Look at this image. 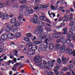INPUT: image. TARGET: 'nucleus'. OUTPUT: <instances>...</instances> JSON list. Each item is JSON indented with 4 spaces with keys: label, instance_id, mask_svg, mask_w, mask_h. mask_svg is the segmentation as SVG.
<instances>
[{
    "label": "nucleus",
    "instance_id": "2eb2a0df",
    "mask_svg": "<svg viewBox=\"0 0 75 75\" xmlns=\"http://www.w3.org/2000/svg\"><path fill=\"white\" fill-rule=\"evenodd\" d=\"M37 28L38 30L39 31L40 33H42L43 32V30L42 28V27L41 26H39Z\"/></svg>",
    "mask_w": 75,
    "mask_h": 75
},
{
    "label": "nucleus",
    "instance_id": "9b49d317",
    "mask_svg": "<svg viewBox=\"0 0 75 75\" xmlns=\"http://www.w3.org/2000/svg\"><path fill=\"white\" fill-rule=\"evenodd\" d=\"M41 48L43 51H47V49H48V46L47 45V44L46 45H42L41 46Z\"/></svg>",
    "mask_w": 75,
    "mask_h": 75
},
{
    "label": "nucleus",
    "instance_id": "338daca9",
    "mask_svg": "<svg viewBox=\"0 0 75 75\" xmlns=\"http://www.w3.org/2000/svg\"><path fill=\"white\" fill-rule=\"evenodd\" d=\"M71 29H72V30H73V33H75V27H73Z\"/></svg>",
    "mask_w": 75,
    "mask_h": 75
},
{
    "label": "nucleus",
    "instance_id": "680f3d73",
    "mask_svg": "<svg viewBox=\"0 0 75 75\" xmlns=\"http://www.w3.org/2000/svg\"><path fill=\"white\" fill-rule=\"evenodd\" d=\"M37 38H36V37L35 36H34V37L33 39H32V41H35V40H36Z\"/></svg>",
    "mask_w": 75,
    "mask_h": 75
},
{
    "label": "nucleus",
    "instance_id": "2f4dec72",
    "mask_svg": "<svg viewBox=\"0 0 75 75\" xmlns=\"http://www.w3.org/2000/svg\"><path fill=\"white\" fill-rule=\"evenodd\" d=\"M48 64L49 65H51V67H53V65H54V63H53L52 62L49 61L48 62Z\"/></svg>",
    "mask_w": 75,
    "mask_h": 75
},
{
    "label": "nucleus",
    "instance_id": "5701e85b",
    "mask_svg": "<svg viewBox=\"0 0 75 75\" xmlns=\"http://www.w3.org/2000/svg\"><path fill=\"white\" fill-rule=\"evenodd\" d=\"M34 33L35 34H39V35H41V33L39 31L37 30H35L34 32Z\"/></svg>",
    "mask_w": 75,
    "mask_h": 75
},
{
    "label": "nucleus",
    "instance_id": "412c9836",
    "mask_svg": "<svg viewBox=\"0 0 75 75\" xmlns=\"http://www.w3.org/2000/svg\"><path fill=\"white\" fill-rule=\"evenodd\" d=\"M60 50L61 53H64L65 50V47H62L60 48Z\"/></svg>",
    "mask_w": 75,
    "mask_h": 75
},
{
    "label": "nucleus",
    "instance_id": "37998d69",
    "mask_svg": "<svg viewBox=\"0 0 75 75\" xmlns=\"http://www.w3.org/2000/svg\"><path fill=\"white\" fill-rule=\"evenodd\" d=\"M26 43L28 45H29V44H31V41L30 40V39H29L28 41L26 42Z\"/></svg>",
    "mask_w": 75,
    "mask_h": 75
},
{
    "label": "nucleus",
    "instance_id": "9d476101",
    "mask_svg": "<svg viewBox=\"0 0 75 75\" xmlns=\"http://www.w3.org/2000/svg\"><path fill=\"white\" fill-rule=\"evenodd\" d=\"M47 47L48 48V49H50V50H53V49L54 48V44L53 43H47Z\"/></svg>",
    "mask_w": 75,
    "mask_h": 75
},
{
    "label": "nucleus",
    "instance_id": "4c0bfd02",
    "mask_svg": "<svg viewBox=\"0 0 75 75\" xmlns=\"http://www.w3.org/2000/svg\"><path fill=\"white\" fill-rule=\"evenodd\" d=\"M57 62L59 64H61V60L60 58H59L57 59Z\"/></svg>",
    "mask_w": 75,
    "mask_h": 75
},
{
    "label": "nucleus",
    "instance_id": "6ab92c4d",
    "mask_svg": "<svg viewBox=\"0 0 75 75\" xmlns=\"http://www.w3.org/2000/svg\"><path fill=\"white\" fill-rule=\"evenodd\" d=\"M17 20V18L16 17H14L13 18H12V19L11 20V23L14 24H16V21Z\"/></svg>",
    "mask_w": 75,
    "mask_h": 75
},
{
    "label": "nucleus",
    "instance_id": "3c124183",
    "mask_svg": "<svg viewBox=\"0 0 75 75\" xmlns=\"http://www.w3.org/2000/svg\"><path fill=\"white\" fill-rule=\"evenodd\" d=\"M74 21H71L70 23V27H72V25H74Z\"/></svg>",
    "mask_w": 75,
    "mask_h": 75
},
{
    "label": "nucleus",
    "instance_id": "aec40b11",
    "mask_svg": "<svg viewBox=\"0 0 75 75\" xmlns=\"http://www.w3.org/2000/svg\"><path fill=\"white\" fill-rule=\"evenodd\" d=\"M41 59V58L39 56H35L34 59V60L35 61L37 62V61H40V59Z\"/></svg>",
    "mask_w": 75,
    "mask_h": 75
},
{
    "label": "nucleus",
    "instance_id": "ddd939ff",
    "mask_svg": "<svg viewBox=\"0 0 75 75\" xmlns=\"http://www.w3.org/2000/svg\"><path fill=\"white\" fill-rule=\"evenodd\" d=\"M71 38L70 37H69L67 35L65 43H67V44H70V43H71V40L70 39Z\"/></svg>",
    "mask_w": 75,
    "mask_h": 75
},
{
    "label": "nucleus",
    "instance_id": "0eeeda50",
    "mask_svg": "<svg viewBox=\"0 0 75 75\" xmlns=\"http://www.w3.org/2000/svg\"><path fill=\"white\" fill-rule=\"evenodd\" d=\"M13 16V15H9L7 13H5L4 14V19H8L9 18V17L10 18H11Z\"/></svg>",
    "mask_w": 75,
    "mask_h": 75
},
{
    "label": "nucleus",
    "instance_id": "bb28decb",
    "mask_svg": "<svg viewBox=\"0 0 75 75\" xmlns=\"http://www.w3.org/2000/svg\"><path fill=\"white\" fill-rule=\"evenodd\" d=\"M48 40H50V41H52V38L50 37L49 38H46V39L45 40V43H47V41H48Z\"/></svg>",
    "mask_w": 75,
    "mask_h": 75
},
{
    "label": "nucleus",
    "instance_id": "f3484780",
    "mask_svg": "<svg viewBox=\"0 0 75 75\" xmlns=\"http://www.w3.org/2000/svg\"><path fill=\"white\" fill-rule=\"evenodd\" d=\"M37 23L38 25H40V26H44L45 24V23H44L41 21H38V22H37Z\"/></svg>",
    "mask_w": 75,
    "mask_h": 75
},
{
    "label": "nucleus",
    "instance_id": "de8ad7c7",
    "mask_svg": "<svg viewBox=\"0 0 75 75\" xmlns=\"http://www.w3.org/2000/svg\"><path fill=\"white\" fill-rule=\"evenodd\" d=\"M51 8H52V9L53 10H57V9H58V8H57L56 6L54 7L53 5H52L51 6Z\"/></svg>",
    "mask_w": 75,
    "mask_h": 75
},
{
    "label": "nucleus",
    "instance_id": "7c9ffc66",
    "mask_svg": "<svg viewBox=\"0 0 75 75\" xmlns=\"http://www.w3.org/2000/svg\"><path fill=\"white\" fill-rule=\"evenodd\" d=\"M15 25L16 27H19L20 25H21V23L19 21H16V23L14 24Z\"/></svg>",
    "mask_w": 75,
    "mask_h": 75
},
{
    "label": "nucleus",
    "instance_id": "5fc2aeb1",
    "mask_svg": "<svg viewBox=\"0 0 75 75\" xmlns=\"http://www.w3.org/2000/svg\"><path fill=\"white\" fill-rule=\"evenodd\" d=\"M29 40H30V38H28L25 37L24 38L25 41H26V42H27V41H28Z\"/></svg>",
    "mask_w": 75,
    "mask_h": 75
},
{
    "label": "nucleus",
    "instance_id": "c03bdc74",
    "mask_svg": "<svg viewBox=\"0 0 75 75\" xmlns=\"http://www.w3.org/2000/svg\"><path fill=\"white\" fill-rule=\"evenodd\" d=\"M31 9V8L30 7H28L26 8V11L28 12Z\"/></svg>",
    "mask_w": 75,
    "mask_h": 75
},
{
    "label": "nucleus",
    "instance_id": "6e6552de",
    "mask_svg": "<svg viewBox=\"0 0 75 75\" xmlns=\"http://www.w3.org/2000/svg\"><path fill=\"white\" fill-rule=\"evenodd\" d=\"M21 65L20 63H17L16 64H14L13 66V67L11 69L13 71H17V67H16V65H17V66H18V65Z\"/></svg>",
    "mask_w": 75,
    "mask_h": 75
},
{
    "label": "nucleus",
    "instance_id": "a878e982",
    "mask_svg": "<svg viewBox=\"0 0 75 75\" xmlns=\"http://www.w3.org/2000/svg\"><path fill=\"white\" fill-rule=\"evenodd\" d=\"M15 35H16V36L17 38H18V37H20L21 36V33H20V32L18 33H16Z\"/></svg>",
    "mask_w": 75,
    "mask_h": 75
},
{
    "label": "nucleus",
    "instance_id": "4be33fe9",
    "mask_svg": "<svg viewBox=\"0 0 75 75\" xmlns=\"http://www.w3.org/2000/svg\"><path fill=\"white\" fill-rule=\"evenodd\" d=\"M37 49H38V46H37L36 45H33L32 51H35L37 50Z\"/></svg>",
    "mask_w": 75,
    "mask_h": 75
},
{
    "label": "nucleus",
    "instance_id": "052dcab7",
    "mask_svg": "<svg viewBox=\"0 0 75 75\" xmlns=\"http://www.w3.org/2000/svg\"><path fill=\"white\" fill-rule=\"evenodd\" d=\"M69 46L70 48H72V47H74V45H73V43H71Z\"/></svg>",
    "mask_w": 75,
    "mask_h": 75
},
{
    "label": "nucleus",
    "instance_id": "a18cd8bd",
    "mask_svg": "<svg viewBox=\"0 0 75 75\" xmlns=\"http://www.w3.org/2000/svg\"><path fill=\"white\" fill-rule=\"evenodd\" d=\"M59 1L57 2V3L56 4L55 7H56V8H58V4H59Z\"/></svg>",
    "mask_w": 75,
    "mask_h": 75
},
{
    "label": "nucleus",
    "instance_id": "e433bc0d",
    "mask_svg": "<svg viewBox=\"0 0 75 75\" xmlns=\"http://www.w3.org/2000/svg\"><path fill=\"white\" fill-rule=\"evenodd\" d=\"M70 74L71 75H75V73L72 70L70 71Z\"/></svg>",
    "mask_w": 75,
    "mask_h": 75
},
{
    "label": "nucleus",
    "instance_id": "f8f14e48",
    "mask_svg": "<svg viewBox=\"0 0 75 75\" xmlns=\"http://www.w3.org/2000/svg\"><path fill=\"white\" fill-rule=\"evenodd\" d=\"M11 30V25H7L6 27V32L8 33L10 32Z\"/></svg>",
    "mask_w": 75,
    "mask_h": 75
},
{
    "label": "nucleus",
    "instance_id": "69168bd1",
    "mask_svg": "<svg viewBox=\"0 0 75 75\" xmlns=\"http://www.w3.org/2000/svg\"><path fill=\"white\" fill-rule=\"evenodd\" d=\"M64 9V7L63 6H61L59 8V11H61L62 10Z\"/></svg>",
    "mask_w": 75,
    "mask_h": 75
},
{
    "label": "nucleus",
    "instance_id": "13d9d810",
    "mask_svg": "<svg viewBox=\"0 0 75 75\" xmlns=\"http://www.w3.org/2000/svg\"><path fill=\"white\" fill-rule=\"evenodd\" d=\"M66 13L67 14H69L70 13V10L68 9L66 10Z\"/></svg>",
    "mask_w": 75,
    "mask_h": 75
},
{
    "label": "nucleus",
    "instance_id": "7ed1b4c3",
    "mask_svg": "<svg viewBox=\"0 0 75 75\" xmlns=\"http://www.w3.org/2000/svg\"><path fill=\"white\" fill-rule=\"evenodd\" d=\"M39 18L37 15H36L35 13L33 15V18H31V21L34 24H36L37 23V21L38 20Z\"/></svg>",
    "mask_w": 75,
    "mask_h": 75
},
{
    "label": "nucleus",
    "instance_id": "58836bf2",
    "mask_svg": "<svg viewBox=\"0 0 75 75\" xmlns=\"http://www.w3.org/2000/svg\"><path fill=\"white\" fill-rule=\"evenodd\" d=\"M61 41L62 42V43H65V41L66 40H65V39L64 38H61Z\"/></svg>",
    "mask_w": 75,
    "mask_h": 75
},
{
    "label": "nucleus",
    "instance_id": "f704fd0d",
    "mask_svg": "<svg viewBox=\"0 0 75 75\" xmlns=\"http://www.w3.org/2000/svg\"><path fill=\"white\" fill-rule=\"evenodd\" d=\"M73 67H74V66H73V64H70L69 66V67L68 68V69L70 70L71 69H72V68H73Z\"/></svg>",
    "mask_w": 75,
    "mask_h": 75
},
{
    "label": "nucleus",
    "instance_id": "c85d7f7f",
    "mask_svg": "<svg viewBox=\"0 0 75 75\" xmlns=\"http://www.w3.org/2000/svg\"><path fill=\"white\" fill-rule=\"evenodd\" d=\"M26 36L27 37H29L30 38V37H32L33 36V35L31 33H29L26 34Z\"/></svg>",
    "mask_w": 75,
    "mask_h": 75
},
{
    "label": "nucleus",
    "instance_id": "b1692460",
    "mask_svg": "<svg viewBox=\"0 0 75 75\" xmlns=\"http://www.w3.org/2000/svg\"><path fill=\"white\" fill-rule=\"evenodd\" d=\"M41 42L38 40H35L33 41L34 43L36 45H39V44H40L41 43Z\"/></svg>",
    "mask_w": 75,
    "mask_h": 75
},
{
    "label": "nucleus",
    "instance_id": "20e7f679",
    "mask_svg": "<svg viewBox=\"0 0 75 75\" xmlns=\"http://www.w3.org/2000/svg\"><path fill=\"white\" fill-rule=\"evenodd\" d=\"M35 65L38 66V67H39L40 68H45V64L43 63H41L40 62H36L35 63Z\"/></svg>",
    "mask_w": 75,
    "mask_h": 75
},
{
    "label": "nucleus",
    "instance_id": "49530a36",
    "mask_svg": "<svg viewBox=\"0 0 75 75\" xmlns=\"http://www.w3.org/2000/svg\"><path fill=\"white\" fill-rule=\"evenodd\" d=\"M28 12H29V13L30 14H33V13H34V11H33V9H31L29 10Z\"/></svg>",
    "mask_w": 75,
    "mask_h": 75
},
{
    "label": "nucleus",
    "instance_id": "4d7b16f0",
    "mask_svg": "<svg viewBox=\"0 0 75 75\" xmlns=\"http://www.w3.org/2000/svg\"><path fill=\"white\" fill-rule=\"evenodd\" d=\"M56 34L57 35H61V32H56Z\"/></svg>",
    "mask_w": 75,
    "mask_h": 75
},
{
    "label": "nucleus",
    "instance_id": "4468645a",
    "mask_svg": "<svg viewBox=\"0 0 75 75\" xmlns=\"http://www.w3.org/2000/svg\"><path fill=\"white\" fill-rule=\"evenodd\" d=\"M23 18V14L21 13H19V15L18 16V21H21Z\"/></svg>",
    "mask_w": 75,
    "mask_h": 75
},
{
    "label": "nucleus",
    "instance_id": "423d86ee",
    "mask_svg": "<svg viewBox=\"0 0 75 75\" xmlns=\"http://www.w3.org/2000/svg\"><path fill=\"white\" fill-rule=\"evenodd\" d=\"M17 27L16 26V25H12L11 26V29L12 30V32L13 33H15V32H17Z\"/></svg>",
    "mask_w": 75,
    "mask_h": 75
},
{
    "label": "nucleus",
    "instance_id": "393cba45",
    "mask_svg": "<svg viewBox=\"0 0 75 75\" xmlns=\"http://www.w3.org/2000/svg\"><path fill=\"white\" fill-rule=\"evenodd\" d=\"M45 17V16L44 15L40 16L39 17V19L42 21H43L44 20V18Z\"/></svg>",
    "mask_w": 75,
    "mask_h": 75
},
{
    "label": "nucleus",
    "instance_id": "39448f33",
    "mask_svg": "<svg viewBox=\"0 0 75 75\" xmlns=\"http://www.w3.org/2000/svg\"><path fill=\"white\" fill-rule=\"evenodd\" d=\"M57 66H56L54 67V72L57 75H58L59 74V73L57 70L59 69V67L61 66L60 65H59L58 64H57Z\"/></svg>",
    "mask_w": 75,
    "mask_h": 75
},
{
    "label": "nucleus",
    "instance_id": "8fccbe9b",
    "mask_svg": "<svg viewBox=\"0 0 75 75\" xmlns=\"http://www.w3.org/2000/svg\"><path fill=\"white\" fill-rule=\"evenodd\" d=\"M46 37H50L51 35L48 33H45Z\"/></svg>",
    "mask_w": 75,
    "mask_h": 75
},
{
    "label": "nucleus",
    "instance_id": "603ef678",
    "mask_svg": "<svg viewBox=\"0 0 75 75\" xmlns=\"http://www.w3.org/2000/svg\"><path fill=\"white\" fill-rule=\"evenodd\" d=\"M48 7V5L47 4H46L44 5V6H42V8H47Z\"/></svg>",
    "mask_w": 75,
    "mask_h": 75
},
{
    "label": "nucleus",
    "instance_id": "6e6d98bb",
    "mask_svg": "<svg viewBox=\"0 0 75 75\" xmlns=\"http://www.w3.org/2000/svg\"><path fill=\"white\" fill-rule=\"evenodd\" d=\"M72 63L75 66V59L73 58L72 59Z\"/></svg>",
    "mask_w": 75,
    "mask_h": 75
},
{
    "label": "nucleus",
    "instance_id": "a211bd4d",
    "mask_svg": "<svg viewBox=\"0 0 75 75\" xmlns=\"http://www.w3.org/2000/svg\"><path fill=\"white\" fill-rule=\"evenodd\" d=\"M52 37H53V38H59L61 37L58 35H57L56 34V32H55L54 33L52 34Z\"/></svg>",
    "mask_w": 75,
    "mask_h": 75
},
{
    "label": "nucleus",
    "instance_id": "72a5a7b5",
    "mask_svg": "<svg viewBox=\"0 0 75 75\" xmlns=\"http://www.w3.org/2000/svg\"><path fill=\"white\" fill-rule=\"evenodd\" d=\"M69 54L70 55H71L73 54V51L72 49H70L69 51Z\"/></svg>",
    "mask_w": 75,
    "mask_h": 75
},
{
    "label": "nucleus",
    "instance_id": "c9c22d12",
    "mask_svg": "<svg viewBox=\"0 0 75 75\" xmlns=\"http://www.w3.org/2000/svg\"><path fill=\"white\" fill-rule=\"evenodd\" d=\"M68 69V68H67V67H64L62 69V71L64 72H66L67 71Z\"/></svg>",
    "mask_w": 75,
    "mask_h": 75
},
{
    "label": "nucleus",
    "instance_id": "473e14b6",
    "mask_svg": "<svg viewBox=\"0 0 75 75\" xmlns=\"http://www.w3.org/2000/svg\"><path fill=\"white\" fill-rule=\"evenodd\" d=\"M61 47V44H57L56 46V50H58Z\"/></svg>",
    "mask_w": 75,
    "mask_h": 75
},
{
    "label": "nucleus",
    "instance_id": "774afa93",
    "mask_svg": "<svg viewBox=\"0 0 75 75\" xmlns=\"http://www.w3.org/2000/svg\"><path fill=\"white\" fill-rule=\"evenodd\" d=\"M73 56H74V57H75V51H73Z\"/></svg>",
    "mask_w": 75,
    "mask_h": 75
},
{
    "label": "nucleus",
    "instance_id": "0e129e2a",
    "mask_svg": "<svg viewBox=\"0 0 75 75\" xmlns=\"http://www.w3.org/2000/svg\"><path fill=\"white\" fill-rule=\"evenodd\" d=\"M61 26H62V27H65V23H62L61 24Z\"/></svg>",
    "mask_w": 75,
    "mask_h": 75
},
{
    "label": "nucleus",
    "instance_id": "c756f323",
    "mask_svg": "<svg viewBox=\"0 0 75 75\" xmlns=\"http://www.w3.org/2000/svg\"><path fill=\"white\" fill-rule=\"evenodd\" d=\"M0 18H2V20H4V13L2 12L0 13Z\"/></svg>",
    "mask_w": 75,
    "mask_h": 75
},
{
    "label": "nucleus",
    "instance_id": "79ce46f5",
    "mask_svg": "<svg viewBox=\"0 0 75 75\" xmlns=\"http://www.w3.org/2000/svg\"><path fill=\"white\" fill-rule=\"evenodd\" d=\"M21 3L24 4L26 2V0H20Z\"/></svg>",
    "mask_w": 75,
    "mask_h": 75
},
{
    "label": "nucleus",
    "instance_id": "f257e3e1",
    "mask_svg": "<svg viewBox=\"0 0 75 75\" xmlns=\"http://www.w3.org/2000/svg\"><path fill=\"white\" fill-rule=\"evenodd\" d=\"M15 35L14 34H13L12 33H9L8 34L6 33H4L1 36V40H7V38L9 39H13V38H14Z\"/></svg>",
    "mask_w": 75,
    "mask_h": 75
},
{
    "label": "nucleus",
    "instance_id": "1a4fd4ad",
    "mask_svg": "<svg viewBox=\"0 0 75 75\" xmlns=\"http://www.w3.org/2000/svg\"><path fill=\"white\" fill-rule=\"evenodd\" d=\"M40 36L39 37L40 39V40H44L45 38H46V35H45V33H44L42 32L40 35Z\"/></svg>",
    "mask_w": 75,
    "mask_h": 75
},
{
    "label": "nucleus",
    "instance_id": "e2e57ef3",
    "mask_svg": "<svg viewBox=\"0 0 75 75\" xmlns=\"http://www.w3.org/2000/svg\"><path fill=\"white\" fill-rule=\"evenodd\" d=\"M61 39H59L57 40L56 41L57 42L59 43V42H61Z\"/></svg>",
    "mask_w": 75,
    "mask_h": 75
},
{
    "label": "nucleus",
    "instance_id": "dca6fc26",
    "mask_svg": "<svg viewBox=\"0 0 75 75\" xmlns=\"http://www.w3.org/2000/svg\"><path fill=\"white\" fill-rule=\"evenodd\" d=\"M68 30V28H65L63 29V31L64 32H62V34H64V35H67V31Z\"/></svg>",
    "mask_w": 75,
    "mask_h": 75
},
{
    "label": "nucleus",
    "instance_id": "ea45409f",
    "mask_svg": "<svg viewBox=\"0 0 75 75\" xmlns=\"http://www.w3.org/2000/svg\"><path fill=\"white\" fill-rule=\"evenodd\" d=\"M62 62L63 63V64H66V60H65V58H62Z\"/></svg>",
    "mask_w": 75,
    "mask_h": 75
},
{
    "label": "nucleus",
    "instance_id": "bf43d9fd",
    "mask_svg": "<svg viewBox=\"0 0 75 75\" xmlns=\"http://www.w3.org/2000/svg\"><path fill=\"white\" fill-rule=\"evenodd\" d=\"M4 7V6L3 5V4L1 3H0V8H3Z\"/></svg>",
    "mask_w": 75,
    "mask_h": 75
},
{
    "label": "nucleus",
    "instance_id": "cd10ccee",
    "mask_svg": "<svg viewBox=\"0 0 75 75\" xmlns=\"http://www.w3.org/2000/svg\"><path fill=\"white\" fill-rule=\"evenodd\" d=\"M64 17H65L66 20H67V21H69V17H68V15H64Z\"/></svg>",
    "mask_w": 75,
    "mask_h": 75
},
{
    "label": "nucleus",
    "instance_id": "09e8293b",
    "mask_svg": "<svg viewBox=\"0 0 75 75\" xmlns=\"http://www.w3.org/2000/svg\"><path fill=\"white\" fill-rule=\"evenodd\" d=\"M45 30L46 31L50 32L51 31V29L50 28H45Z\"/></svg>",
    "mask_w": 75,
    "mask_h": 75
},
{
    "label": "nucleus",
    "instance_id": "f03ea898",
    "mask_svg": "<svg viewBox=\"0 0 75 75\" xmlns=\"http://www.w3.org/2000/svg\"><path fill=\"white\" fill-rule=\"evenodd\" d=\"M73 30H72V29H71L69 31L70 32L67 34V35L69 37H70V38H72V40L75 41V36H74L75 35V34L74 33Z\"/></svg>",
    "mask_w": 75,
    "mask_h": 75
},
{
    "label": "nucleus",
    "instance_id": "a19ab883",
    "mask_svg": "<svg viewBox=\"0 0 75 75\" xmlns=\"http://www.w3.org/2000/svg\"><path fill=\"white\" fill-rule=\"evenodd\" d=\"M33 46L32 45H29L28 47V50H33Z\"/></svg>",
    "mask_w": 75,
    "mask_h": 75
},
{
    "label": "nucleus",
    "instance_id": "864d4df0",
    "mask_svg": "<svg viewBox=\"0 0 75 75\" xmlns=\"http://www.w3.org/2000/svg\"><path fill=\"white\" fill-rule=\"evenodd\" d=\"M46 20L47 22V23H51V21H50L48 19V18H46Z\"/></svg>",
    "mask_w": 75,
    "mask_h": 75
}]
</instances>
